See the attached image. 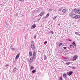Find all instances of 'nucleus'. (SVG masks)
<instances>
[{
	"mask_svg": "<svg viewBox=\"0 0 80 80\" xmlns=\"http://www.w3.org/2000/svg\"><path fill=\"white\" fill-rule=\"evenodd\" d=\"M79 11H80V10H76L75 12V13H78L79 12Z\"/></svg>",
	"mask_w": 80,
	"mask_h": 80,
	"instance_id": "nucleus-16",
	"label": "nucleus"
},
{
	"mask_svg": "<svg viewBox=\"0 0 80 80\" xmlns=\"http://www.w3.org/2000/svg\"><path fill=\"white\" fill-rule=\"evenodd\" d=\"M12 49H13V50H15V49H14L13 48H12Z\"/></svg>",
	"mask_w": 80,
	"mask_h": 80,
	"instance_id": "nucleus-37",
	"label": "nucleus"
},
{
	"mask_svg": "<svg viewBox=\"0 0 80 80\" xmlns=\"http://www.w3.org/2000/svg\"><path fill=\"white\" fill-rule=\"evenodd\" d=\"M63 77L64 78H67V74H66L64 73L63 74Z\"/></svg>",
	"mask_w": 80,
	"mask_h": 80,
	"instance_id": "nucleus-8",
	"label": "nucleus"
},
{
	"mask_svg": "<svg viewBox=\"0 0 80 80\" xmlns=\"http://www.w3.org/2000/svg\"><path fill=\"white\" fill-rule=\"evenodd\" d=\"M6 66V67H8V66H9V65H8V64H7Z\"/></svg>",
	"mask_w": 80,
	"mask_h": 80,
	"instance_id": "nucleus-29",
	"label": "nucleus"
},
{
	"mask_svg": "<svg viewBox=\"0 0 80 80\" xmlns=\"http://www.w3.org/2000/svg\"><path fill=\"white\" fill-rule=\"evenodd\" d=\"M36 72V70H33V71H32V73H34Z\"/></svg>",
	"mask_w": 80,
	"mask_h": 80,
	"instance_id": "nucleus-22",
	"label": "nucleus"
},
{
	"mask_svg": "<svg viewBox=\"0 0 80 80\" xmlns=\"http://www.w3.org/2000/svg\"><path fill=\"white\" fill-rule=\"evenodd\" d=\"M44 14H45V12H42L40 14V16H42V15H44Z\"/></svg>",
	"mask_w": 80,
	"mask_h": 80,
	"instance_id": "nucleus-7",
	"label": "nucleus"
},
{
	"mask_svg": "<svg viewBox=\"0 0 80 80\" xmlns=\"http://www.w3.org/2000/svg\"><path fill=\"white\" fill-rule=\"evenodd\" d=\"M70 47L71 48H74V46L73 45H70Z\"/></svg>",
	"mask_w": 80,
	"mask_h": 80,
	"instance_id": "nucleus-18",
	"label": "nucleus"
},
{
	"mask_svg": "<svg viewBox=\"0 0 80 80\" xmlns=\"http://www.w3.org/2000/svg\"><path fill=\"white\" fill-rule=\"evenodd\" d=\"M62 10V8H60L59 10H58V11H60V10Z\"/></svg>",
	"mask_w": 80,
	"mask_h": 80,
	"instance_id": "nucleus-28",
	"label": "nucleus"
},
{
	"mask_svg": "<svg viewBox=\"0 0 80 80\" xmlns=\"http://www.w3.org/2000/svg\"><path fill=\"white\" fill-rule=\"evenodd\" d=\"M19 2H21V0H18Z\"/></svg>",
	"mask_w": 80,
	"mask_h": 80,
	"instance_id": "nucleus-39",
	"label": "nucleus"
},
{
	"mask_svg": "<svg viewBox=\"0 0 80 80\" xmlns=\"http://www.w3.org/2000/svg\"><path fill=\"white\" fill-rule=\"evenodd\" d=\"M78 57V56H75L73 57L72 61H74V60H75Z\"/></svg>",
	"mask_w": 80,
	"mask_h": 80,
	"instance_id": "nucleus-4",
	"label": "nucleus"
},
{
	"mask_svg": "<svg viewBox=\"0 0 80 80\" xmlns=\"http://www.w3.org/2000/svg\"><path fill=\"white\" fill-rule=\"evenodd\" d=\"M75 34H76V35H77L80 36V34H79L78 33V32H75Z\"/></svg>",
	"mask_w": 80,
	"mask_h": 80,
	"instance_id": "nucleus-12",
	"label": "nucleus"
},
{
	"mask_svg": "<svg viewBox=\"0 0 80 80\" xmlns=\"http://www.w3.org/2000/svg\"><path fill=\"white\" fill-rule=\"evenodd\" d=\"M32 28H35L36 27V25H35V24H34L32 26Z\"/></svg>",
	"mask_w": 80,
	"mask_h": 80,
	"instance_id": "nucleus-9",
	"label": "nucleus"
},
{
	"mask_svg": "<svg viewBox=\"0 0 80 80\" xmlns=\"http://www.w3.org/2000/svg\"><path fill=\"white\" fill-rule=\"evenodd\" d=\"M43 57L44 60H47V56L46 55H44Z\"/></svg>",
	"mask_w": 80,
	"mask_h": 80,
	"instance_id": "nucleus-10",
	"label": "nucleus"
},
{
	"mask_svg": "<svg viewBox=\"0 0 80 80\" xmlns=\"http://www.w3.org/2000/svg\"><path fill=\"white\" fill-rule=\"evenodd\" d=\"M75 68H75V67H73L72 68V69H73V70L74 69H75Z\"/></svg>",
	"mask_w": 80,
	"mask_h": 80,
	"instance_id": "nucleus-26",
	"label": "nucleus"
},
{
	"mask_svg": "<svg viewBox=\"0 0 80 80\" xmlns=\"http://www.w3.org/2000/svg\"><path fill=\"white\" fill-rule=\"evenodd\" d=\"M49 15H50V14L49 13H48L47 15H46V17H48V16H49Z\"/></svg>",
	"mask_w": 80,
	"mask_h": 80,
	"instance_id": "nucleus-23",
	"label": "nucleus"
},
{
	"mask_svg": "<svg viewBox=\"0 0 80 80\" xmlns=\"http://www.w3.org/2000/svg\"><path fill=\"white\" fill-rule=\"evenodd\" d=\"M33 58H31L30 59L31 62H33Z\"/></svg>",
	"mask_w": 80,
	"mask_h": 80,
	"instance_id": "nucleus-15",
	"label": "nucleus"
},
{
	"mask_svg": "<svg viewBox=\"0 0 80 80\" xmlns=\"http://www.w3.org/2000/svg\"><path fill=\"white\" fill-rule=\"evenodd\" d=\"M45 43H47V41H46L45 42Z\"/></svg>",
	"mask_w": 80,
	"mask_h": 80,
	"instance_id": "nucleus-33",
	"label": "nucleus"
},
{
	"mask_svg": "<svg viewBox=\"0 0 80 80\" xmlns=\"http://www.w3.org/2000/svg\"><path fill=\"white\" fill-rule=\"evenodd\" d=\"M31 47L33 50H35V45L33 44H31Z\"/></svg>",
	"mask_w": 80,
	"mask_h": 80,
	"instance_id": "nucleus-3",
	"label": "nucleus"
},
{
	"mask_svg": "<svg viewBox=\"0 0 80 80\" xmlns=\"http://www.w3.org/2000/svg\"><path fill=\"white\" fill-rule=\"evenodd\" d=\"M32 52H29V56L30 57H32Z\"/></svg>",
	"mask_w": 80,
	"mask_h": 80,
	"instance_id": "nucleus-13",
	"label": "nucleus"
},
{
	"mask_svg": "<svg viewBox=\"0 0 80 80\" xmlns=\"http://www.w3.org/2000/svg\"><path fill=\"white\" fill-rule=\"evenodd\" d=\"M36 37H37V36H36V35L34 37L35 38H36Z\"/></svg>",
	"mask_w": 80,
	"mask_h": 80,
	"instance_id": "nucleus-32",
	"label": "nucleus"
},
{
	"mask_svg": "<svg viewBox=\"0 0 80 80\" xmlns=\"http://www.w3.org/2000/svg\"><path fill=\"white\" fill-rule=\"evenodd\" d=\"M57 16H54L53 17H52V18L53 20H54L55 19H56V18H57Z\"/></svg>",
	"mask_w": 80,
	"mask_h": 80,
	"instance_id": "nucleus-17",
	"label": "nucleus"
},
{
	"mask_svg": "<svg viewBox=\"0 0 80 80\" xmlns=\"http://www.w3.org/2000/svg\"><path fill=\"white\" fill-rule=\"evenodd\" d=\"M63 48H64V49H66L67 48V47H63Z\"/></svg>",
	"mask_w": 80,
	"mask_h": 80,
	"instance_id": "nucleus-30",
	"label": "nucleus"
},
{
	"mask_svg": "<svg viewBox=\"0 0 80 80\" xmlns=\"http://www.w3.org/2000/svg\"><path fill=\"white\" fill-rule=\"evenodd\" d=\"M63 45V43H60L59 45H58L59 47H60L61 45Z\"/></svg>",
	"mask_w": 80,
	"mask_h": 80,
	"instance_id": "nucleus-20",
	"label": "nucleus"
},
{
	"mask_svg": "<svg viewBox=\"0 0 80 80\" xmlns=\"http://www.w3.org/2000/svg\"><path fill=\"white\" fill-rule=\"evenodd\" d=\"M31 43H34V42L33 41H32L31 42Z\"/></svg>",
	"mask_w": 80,
	"mask_h": 80,
	"instance_id": "nucleus-31",
	"label": "nucleus"
},
{
	"mask_svg": "<svg viewBox=\"0 0 80 80\" xmlns=\"http://www.w3.org/2000/svg\"><path fill=\"white\" fill-rule=\"evenodd\" d=\"M74 10H77V9L76 8L74 9Z\"/></svg>",
	"mask_w": 80,
	"mask_h": 80,
	"instance_id": "nucleus-35",
	"label": "nucleus"
},
{
	"mask_svg": "<svg viewBox=\"0 0 80 80\" xmlns=\"http://www.w3.org/2000/svg\"><path fill=\"white\" fill-rule=\"evenodd\" d=\"M58 25H59V26H60V23L58 24Z\"/></svg>",
	"mask_w": 80,
	"mask_h": 80,
	"instance_id": "nucleus-34",
	"label": "nucleus"
},
{
	"mask_svg": "<svg viewBox=\"0 0 80 80\" xmlns=\"http://www.w3.org/2000/svg\"><path fill=\"white\" fill-rule=\"evenodd\" d=\"M62 76H61L60 77L59 80H62Z\"/></svg>",
	"mask_w": 80,
	"mask_h": 80,
	"instance_id": "nucleus-19",
	"label": "nucleus"
},
{
	"mask_svg": "<svg viewBox=\"0 0 80 80\" xmlns=\"http://www.w3.org/2000/svg\"><path fill=\"white\" fill-rule=\"evenodd\" d=\"M37 57V53H36V52L35 51H33V59H36Z\"/></svg>",
	"mask_w": 80,
	"mask_h": 80,
	"instance_id": "nucleus-2",
	"label": "nucleus"
},
{
	"mask_svg": "<svg viewBox=\"0 0 80 80\" xmlns=\"http://www.w3.org/2000/svg\"><path fill=\"white\" fill-rule=\"evenodd\" d=\"M69 41H71V40H70L69 39Z\"/></svg>",
	"mask_w": 80,
	"mask_h": 80,
	"instance_id": "nucleus-36",
	"label": "nucleus"
},
{
	"mask_svg": "<svg viewBox=\"0 0 80 80\" xmlns=\"http://www.w3.org/2000/svg\"><path fill=\"white\" fill-rule=\"evenodd\" d=\"M50 33H52V34H53V33H54L53 32V31H51L50 32Z\"/></svg>",
	"mask_w": 80,
	"mask_h": 80,
	"instance_id": "nucleus-25",
	"label": "nucleus"
},
{
	"mask_svg": "<svg viewBox=\"0 0 80 80\" xmlns=\"http://www.w3.org/2000/svg\"><path fill=\"white\" fill-rule=\"evenodd\" d=\"M62 12L63 13H65V12H66V10H65V9H64L62 10Z\"/></svg>",
	"mask_w": 80,
	"mask_h": 80,
	"instance_id": "nucleus-14",
	"label": "nucleus"
},
{
	"mask_svg": "<svg viewBox=\"0 0 80 80\" xmlns=\"http://www.w3.org/2000/svg\"><path fill=\"white\" fill-rule=\"evenodd\" d=\"M35 68L32 66L31 67L30 70H33V69H34Z\"/></svg>",
	"mask_w": 80,
	"mask_h": 80,
	"instance_id": "nucleus-11",
	"label": "nucleus"
},
{
	"mask_svg": "<svg viewBox=\"0 0 80 80\" xmlns=\"http://www.w3.org/2000/svg\"><path fill=\"white\" fill-rule=\"evenodd\" d=\"M66 64H67V65H70V62H66Z\"/></svg>",
	"mask_w": 80,
	"mask_h": 80,
	"instance_id": "nucleus-21",
	"label": "nucleus"
},
{
	"mask_svg": "<svg viewBox=\"0 0 80 80\" xmlns=\"http://www.w3.org/2000/svg\"><path fill=\"white\" fill-rule=\"evenodd\" d=\"M19 55H20V53L18 54L17 55L16 57V60H17L18 58V57H19Z\"/></svg>",
	"mask_w": 80,
	"mask_h": 80,
	"instance_id": "nucleus-6",
	"label": "nucleus"
},
{
	"mask_svg": "<svg viewBox=\"0 0 80 80\" xmlns=\"http://www.w3.org/2000/svg\"><path fill=\"white\" fill-rule=\"evenodd\" d=\"M79 14L80 15V11L79 12Z\"/></svg>",
	"mask_w": 80,
	"mask_h": 80,
	"instance_id": "nucleus-38",
	"label": "nucleus"
},
{
	"mask_svg": "<svg viewBox=\"0 0 80 80\" xmlns=\"http://www.w3.org/2000/svg\"><path fill=\"white\" fill-rule=\"evenodd\" d=\"M72 73H73V72L72 71L70 72H69V74H68V73H67V74L68 75H69V76H70L71 75H72Z\"/></svg>",
	"mask_w": 80,
	"mask_h": 80,
	"instance_id": "nucleus-5",
	"label": "nucleus"
},
{
	"mask_svg": "<svg viewBox=\"0 0 80 80\" xmlns=\"http://www.w3.org/2000/svg\"><path fill=\"white\" fill-rule=\"evenodd\" d=\"M52 9H50L49 10V12H51L52 11Z\"/></svg>",
	"mask_w": 80,
	"mask_h": 80,
	"instance_id": "nucleus-27",
	"label": "nucleus"
},
{
	"mask_svg": "<svg viewBox=\"0 0 80 80\" xmlns=\"http://www.w3.org/2000/svg\"><path fill=\"white\" fill-rule=\"evenodd\" d=\"M72 44L73 45H76V44H75V42H73V43H72Z\"/></svg>",
	"mask_w": 80,
	"mask_h": 80,
	"instance_id": "nucleus-24",
	"label": "nucleus"
},
{
	"mask_svg": "<svg viewBox=\"0 0 80 80\" xmlns=\"http://www.w3.org/2000/svg\"><path fill=\"white\" fill-rule=\"evenodd\" d=\"M71 17L72 18L77 19L78 18H80V16L79 15H77L76 14H72V15Z\"/></svg>",
	"mask_w": 80,
	"mask_h": 80,
	"instance_id": "nucleus-1",
	"label": "nucleus"
}]
</instances>
